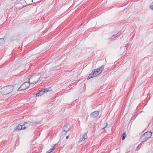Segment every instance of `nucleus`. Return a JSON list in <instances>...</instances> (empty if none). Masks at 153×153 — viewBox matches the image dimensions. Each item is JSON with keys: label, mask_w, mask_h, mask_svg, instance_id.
<instances>
[{"label": "nucleus", "mask_w": 153, "mask_h": 153, "mask_svg": "<svg viewBox=\"0 0 153 153\" xmlns=\"http://www.w3.org/2000/svg\"><path fill=\"white\" fill-rule=\"evenodd\" d=\"M99 114L98 111H96L93 112L91 115V117L94 118L97 117Z\"/></svg>", "instance_id": "10"}, {"label": "nucleus", "mask_w": 153, "mask_h": 153, "mask_svg": "<svg viewBox=\"0 0 153 153\" xmlns=\"http://www.w3.org/2000/svg\"><path fill=\"white\" fill-rule=\"evenodd\" d=\"M150 8L151 10H153V3L150 5Z\"/></svg>", "instance_id": "15"}, {"label": "nucleus", "mask_w": 153, "mask_h": 153, "mask_svg": "<svg viewBox=\"0 0 153 153\" xmlns=\"http://www.w3.org/2000/svg\"><path fill=\"white\" fill-rule=\"evenodd\" d=\"M30 84H31L28 82H26L24 83L18 88V91L24 90L27 88L29 86Z\"/></svg>", "instance_id": "5"}, {"label": "nucleus", "mask_w": 153, "mask_h": 153, "mask_svg": "<svg viewBox=\"0 0 153 153\" xmlns=\"http://www.w3.org/2000/svg\"><path fill=\"white\" fill-rule=\"evenodd\" d=\"M23 125H19L15 129V131H18L19 130H21L23 129Z\"/></svg>", "instance_id": "11"}, {"label": "nucleus", "mask_w": 153, "mask_h": 153, "mask_svg": "<svg viewBox=\"0 0 153 153\" xmlns=\"http://www.w3.org/2000/svg\"><path fill=\"white\" fill-rule=\"evenodd\" d=\"M68 137H69L68 136H66V139H68Z\"/></svg>", "instance_id": "17"}, {"label": "nucleus", "mask_w": 153, "mask_h": 153, "mask_svg": "<svg viewBox=\"0 0 153 153\" xmlns=\"http://www.w3.org/2000/svg\"><path fill=\"white\" fill-rule=\"evenodd\" d=\"M33 122L29 121L28 122H26L23 125V129H25L29 127L30 126L33 125L34 124Z\"/></svg>", "instance_id": "7"}, {"label": "nucleus", "mask_w": 153, "mask_h": 153, "mask_svg": "<svg viewBox=\"0 0 153 153\" xmlns=\"http://www.w3.org/2000/svg\"><path fill=\"white\" fill-rule=\"evenodd\" d=\"M108 124L107 123H106V125L104 128H105L106 127L108 126Z\"/></svg>", "instance_id": "16"}, {"label": "nucleus", "mask_w": 153, "mask_h": 153, "mask_svg": "<svg viewBox=\"0 0 153 153\" xmlns=\"http://www.w3.org/2000/svg\"><path fill=\"white\" fill-rule=\"evenodd\" d=\"M50 69H47L45 72L42 71L41 74L35 73L29 79V82L31 84H36L39 81L41 77V79H44L49 76Z\"/></svg>", "instance_id": "1"}, {"label": "nucleus", "mask_w": 153, "mask_h": 153, "mask_svg": "<svg viewBox=\"0 0 153 153\" xmlns=\"http://www.w3.org/2000/svg\"><path fill=\"white\" fill-rule=\"evenodd\" d=\"M47 65H46V66L45 67V68H47Z\"/></svg>", "instance_id": "18"}, {"label": "nucleus", "mask_w": 153, "mask_h": 153, "mask_svg": "<svg viewBox=\"0 0 153 153\" xmlns=\"http://www.w3.org/2000/svg\"><path fill=\"white\" fill-rule=\"evenodd\" d=\"M3 91H1L3 95H6L11 93L13 90V87L12 85H9L4 87L2 88Z\"/></svg>", "instance_id": "3"}, {"label": "nucleus", "mask_w": 153, "mask_h": 153, "mask_svg": "<svg viewBox=\"0 0 153 153\" xmlns=\"http://www.w3.org/2000/svg\"><path fill=\"white\" fill-rule=\"evenodd\" d=\"M70 126L69 125L66 124L63 127V131L65 132V134L70 130Z\"/></svg>", "instance_id": "8"}, {"label": "nucleus", "mask_w": 153, "mask_h": 153, "mask_svg": "<svg viewBox=\"0 0 153 153\" xmlns=\"http://www.w3.org/2000/svg\"><path fill=\"white\" fill-rule=\"evenodd\" d=\"M53 68H51V69H52V70H53Z\"/></svg>", "instance_id": "20"}, {"label": "nucleus", "mask_w": 153, "mask_h": 153, "mask_svg": "<svg viewBox=\"0 0 153 153\" xmlns=\"http://www.w3.org/2000/svg\"><path fill=\"white\" fill-rule=\"evenodd\" d=\"M126 136V134L124 133H123L122 134V139L123 140L125 139Z\"/></svg>", "instance_id": "14"}, {"label": "nucleus", "mask_w": 153, "mask_h": 153, "mask_svg": "<svg viewBox=\"0 0 153 153\" xmlns=\"http://www.w3.org/2000/svg\"><path fill=\"white\" fill-rule=\"evenodd\" d=\"M115 36V35H114H114H113V36Z\"/></svg>", "instance_id": "19"}, {"label": "nucleus", "mask_w": 153, "mask_h": 153, "mask_svg": "<svg viewBox=\"0 0 153 153\" xmlns=\"http://www.w3.org/2000/svg\"><path fill=\"white\" fill-rule=\"evenodd\" d=\"M104 68V66L103 65H102L99 68L97 69H95L94 72H93L92 74L91 73L89 74L87 78V79H89L91 78L97 76L102 72Z\"/></svg>", "instance_id": "2"}, {"label": "nucleus", "mask_w": 153, "mask_h": 153, "mask_svg": "<svg viewBox=\"0 0 153 153\" xmlns=\"http://www.w3.org/2000/svg\"><path fill=\"white\" fill-rule=\"evenodd\" d=\"M40 153H41V152H40Z\"/></svg>", "instance_id": "21"}, {"label": "nucleus", "mask_w": 153, "mask_h": 153, "mask_svg": "<svg viewBox=\"0 0 153 153\" xmlns=\"http://www.w3.org/2000/svg\"><path fill=\"white\" fill-rule=\"evenodd\" d=\"M54 149V147H53L51 149H50L49 150H48V152H46L47 153H50Z\"/></svg>", "instance_id": "12"}, {"label": "nucleus", "mask_w": 153, "mask_h": 153, "mask_svg": "<svg viewBox=\"0 0 153 153\" xmlns=\"http://www.w3.org/2000/svg\"><path fill=\"white\" fill-rule=\"evenodd\" d=\"M52 91V89L50 88H47L44 89L40 91L38 93L35 94L36 95V96H40L43 95L44 93H47L48 91Z\"/></svg>", "instance_id": "6"}, {"label": "nucleus", "mask_w": 153, "mask_h": 153, "mask_svg": "<svg viewBox=\"0 0 153 153\" xmlns=\"http://www.w3.org/2000/svg\"><path fill=\"white\" fill-rule=\"evenodd\" d=\"M4 40L3 38L0 39V44L4 43Z\"/></svg>", "instance_id": "13"}, {"label": "nucleus", "mask_w": 153, "mask_h": 153, "mask_svg": "<svg viewBox=\"0 0 153 153\" xmlns=\"http://www.w3.org/2000/svg\"><path fill=\"white\" fill-rule=\"evenodd\" d=\"M87 138V133H85L84 134L80 135L79 140L80 141H84Z\"/></svg>", "instance_id": "9"}, {"label": "nucleus", "mask_w": 153, "mask_h": 153, "mask_svg": "<svg viewBox=\"0 0 153 153\" xmlns=\"http://www.w3.org/2000/svg\"><path fill=\"white\" fill-rule=\"evenodd\" d=\"M152 133L151 132H147L144 133L141 136L140 140L141 142H144L147 140L151 136Z\"/></svg>", "instance_id": "4"}]
</instances>
